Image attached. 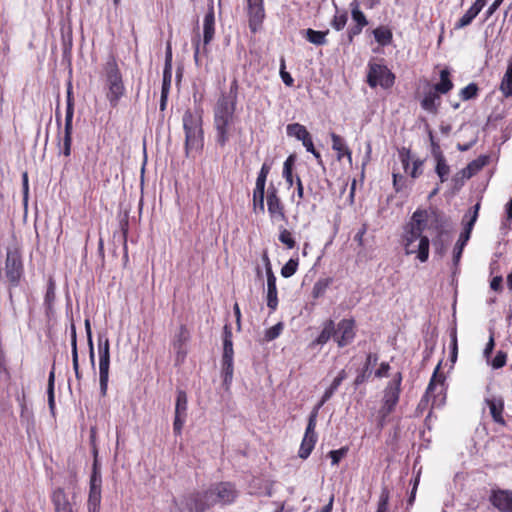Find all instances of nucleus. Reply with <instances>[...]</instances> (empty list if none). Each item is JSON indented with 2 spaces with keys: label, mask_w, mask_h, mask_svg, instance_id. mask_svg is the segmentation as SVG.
I'll return each instance as SVG.
<instances>
[{
  "label": "nucleus",
  "mask_w": 512,
  "mask_h": 512,
  "mask_svg": "<svg viewBox=\"0 0 512 512\" xmlns=\"http://www.w3.org/2000/svg\"><path fill=\"white\" fill-rule=\"evenodd\" d=\"M239 496V491L231 482H219L203 491H193L173 498L178 512H207L212 507L233 504Z\"/></svg>",
  "instance_id": "obj_1"
},
{
  "label": "nucleus",
  "mask_w": 512,
  "mask_h": 512,
  "mask_svg": "<svg viewBox=\"0 0 512 512\" xmlns=\"http://www.w3.org/2000/svg\"><path fill=\"white\" fill-rule=\"evenodd\" d=\"M428 213L426 210L417 209L410 220L403 226L401 244L406 255L416 254L421 263L429 258L430 240L423 235L427 227Z\"/></svg>",
  "instance_id": "obj_2"
},
{
  "label": "nucleus",
  "mask_w": 512,
  "mask_h": 512,
  "mask_svg": "<svg viewBox=\"0 0 512 512\" xmlns=\"http://www.w3.org/2000/svg\"><path fill=\"white\" fill-rule=\"evenodd\" d=\"M235 111V108L226 105L214 107L215 141L220 147H225L234 134L242 133V128L237 126L238 118Z\"/></svg>",
  "instance_id": "obj_3"
},
{
  "label": "nucleus",
  "mask_w": 512,
  "mask_h": 512,
  "mask_svg": "<svg viewBox=\"0 0 512 512\" xmlns=\"http://www.w3.org/2000/svg\"><path fill=\"white\" fill-rule=\"evenodd\" d=\"M106 99L112 108H116L121 98L125 95L126 88L122 73L115 58L110 57L103 68Z\"/></svg>",
  "instance_id": "obj_4"
},
{
  "label": "nucleus",
  "mask_w": 512,
  "mask_h": 512,
  "mask_svg": "<svg viewBox=\"0 0 512 512\" xmlns=\"http://www.w3.org/2000/svg\"><path fill=\"white\" fill-rule=\"evenodd\" d=\"M98 352L100 394L101 396H106L108 390L110 367V343L109 339L106 336L99 335Z\"/></svg>",
  "instance_id": "obj_5"
},
{
  "label": "nucleus",
  "mask_w": 512,
  "mask_h": 512,
  "mask_svg": "<svg viewBox=\"0 0 512 512\" xmlns=\"http://www.w3.org/2000/svg\"><path fill=\"white\" fill-rule=\"evenodd\" d=\"M395 75L386 65L374 62L368 63L367 83L371 88L381 86L389 89L394 85Z\"/></svg>",
  "instance_id": "obj_6"
},
{
  "label": "nucleus",
  "mask_w": 512,
  "mask_h": 512,
  "mask_svg": "<svg viewBox=\"0 0 512 512\" xmlns=\"http://www.w3.org/2000/svg\"><path fill=\"white\" fill-rule=\"evenodd\" d=\"M102 477L100 471L94 464L90 477L89 495L87 501L88 512H99L101 504Z\"/></svg>",
  "instance_id": "obj_7"
},
{
  "label": "nucleus",
  "mask_w": 512,
  "mask_h": 512,
  "mask_svg": "<svg viewBox=\"0 0 512 512\" xmlns=\"http://www.w3.org/2000/svg\"><path fill=\"white\" fill-rule=\"evenodd\" d=\"M356 324L353 318H344L336 325L335 342L339 348L350 345L356 336Z\"/></svg>",
  "instance_id": "obj_8"
},
{
  "label": "nucleus",
  "mask_w": 512,
  "mask_h": 512,
  "mask_svg": "<svg viewBox=\"0 0 512 512\" xmlns=\"http://www.w3.org/2000/svg\"><path fill=\"white\" fill-rule=\"evenodd\" d=\"M5 272L9 282L13 286L18 285L23 273V265L17 251L7 250Z\"/></svg>",
  "instance_id": "obj_9"
},
{
  "label": "nucleus",
  "mask_w": 512,
  "mask_h": 512,
  "mask_svg": "<svg viewBox=\"0 0 512 512\" xmlns=\"http://www.w3.org/2000/svg\"><path fill=\"white\" fill-rule=\"evenodd\" d=\"M185 132V154L191 157L194 152H199L204 146L203 128L188 129Z\"/></svg>",
  "instance_id": "obj_10"
},
{
  "label": "nucleus",
  "mask_w": 512,
  "mask_h": 512,
  "mask_svg": "<svg viewBox=\"0 0 512 512\" xmlns=\"http://www.w3.org/2000/svg\"><path fill=\"white\" fill-rule=\"evenodd\" d=\"M215 36V12L213 2L208 7V10L203 19V54L208 53L207 46L212 42Z\"/></svg>",
  "instance_id": "obj_11"
},
{
  "label": "nucleus",
  "mask_w": 512,
  "mask_h": 512,
  "mask_svg": "<svg viewBox=\"0 0 512 512\" xmlns=\"http://www.w3.org/2000/svg\"><path fill=\"white\" fill-rule=\"evenodd\" d=\"M316 425L312 422H308L305 434L300 445L299 449V457L302 459H306L310 456L312 450L317 441V434L315 432Z\"/></svg>",
  "instance_id": "obj_12"
},
{
  "label": "nucleus",
  "mask_w": 512,
  "mask_h": 512,
  "mask_svg": "<svg viewBox=\"0 0 512 512\" xmlns=\"http://www.w3.org/2000/svg\"><path fill=\"white\" fill-rule=\"evenodd\" d=\"M73 110L71 106L66 107L65 112V125H64V136L62 139V153L68 157L71 154V144H72V130H73Z\"/></svg>",
  "instance_id": "obj_13"
},
{
  "label": "nucleus",
  "mask_w": 512,
  "mask_h": 512,
  "mask_svg": "<svg viewBox=\"0 0 512 512\" xmlns=\"http://www.w3.org/2000/svg\"><path fill=\"white\" fill-rule=\"evenodd\" d=\"M494 507L501 512H512V492L509 490H496L490 496Z\"/></svg>",
  "instance_id": "obj_14"
},
{
  "label": "nucleus",
  "mask_w": 512,
  "mask_h": 512,
  "mask_svg": "<svg viewBox=\"0 0 512 512\" xmlns=\"http://www.w3.org/2000/svg\"><path fill=\"white\" fill-rule=\"evenodd\" d=\"M432 154L436 160L435 172L438 175V177L440 178V181L443 183L448 179L450 167L447 164L445 156L443 155L442 151L440 150L439 145L434 143L433 141H432Z\"/></svg>",
  "instance_id": "obj_15"
},
{
  "label": "nucleus",
  "mask_w": 512,
  "mask_h": 512,
  "mask_svg": "<svg viewBox=\"0 0 512 512\" xmlns=\"http://www.w3.org/2000/svg\"><path fill=\"white\" fill-rule=\"evenodd\" d=\"M439 369H440V364L437 365V367L435 368V370L433 372V375L430 379V382L427 386V389H426V392L424 395L425 398H429V397L435 398L436 395L441 394L443 391L445 376L442 373H439Z\"/></svg>",
  "instance_id": "obj_16"
},
{
  "label": "nucleus",
  "mask_w": 512,
  "mask_h": 512,
  "mask_svg": "<svg viewBox=\"0 0 512 512\" xmlns=\"http://www.w3.org/2000/svg\"><path fill=\"white\" fill-rule=\"evenodd\" d=\"M51 500L55 512H73L72 503L62 488L53 491Z\"/></svg>",
  "instance_id": "obj_17"
},
{
  "label": "nucleus",
  "mask_w": 512,
  "mask_h": 512,
  "mask_svg": "<svg viewBox=\"0 0 512 512\" xmlns=\"http://www.w3.org/2000/svg\"><path fill=\"white\" fill-rule=\"evenodd\" d=\"M238 89V81L237 79H233L230 83L229 91L227 93H222L215 105H226L227 107L236 109L238 101Z\"/></svg>",
  "instance_id": "obj_18"
},
{
  "label": "nucleus",
  "mask_w": 512,
  "mask_h": 512,
  "mask_svg": "<svg viewBox=\"0 0 512 512\" xmlns=\"http://www.w3.org/2000/svg\"><path fill=\"white\" fill-rule=\"evenodd\" d=\"M267 276V306L271 311H275L278 306V293L276 286V276L272 269H268Z\"/></svg>",
  "instance_id": "obj_19"
},
{
  "label": "nucleus",
  "mask_w": 512,
  "mask_h": 512,
  "mask_svg": "<svg viewBox=\"0 0 512 512\" xmlns=\"http://www.w3.org/2000/svg\"><path fill=\"white\" fill-rule=\"evenodd\" d=\"M441 104V97L436 90H430L426 92L420 102V105L423 110L431 113V114H437L438 108Z\"/></svg>",
  "instance_id": "obj_20"
},
{
  "label": "nucleus",
  "mask_w": 512,
  "mask_h": 512,
  "mask_svg": "<svg viewBox=\"0 0 512 512\" xmlns=\"http://www.w3.org/2000/svg\"><path fill=\"white\" fill-rule=\"evenodd\" d=\"M485 402L489 408L490 414L494 422L504 425L505 420L503 418L504 401L501 397H492L485 399Z\"/></svg>",
  "instance_id": "obj_21"
},
{
  "label": "nucleus",
  "mask_w": 512,
  "mask_h": 512,
  "mask_svg": "<svg viewBox=\"0 0 512 512\" xmlns=\"http://www.w3.org/2000/svg\"><path fill=\"white\" fill-rule=\"evenodd\" d=\"M452 236L448 230L443 228L438 230L436 238L433 240V247L435 253L439 257H443L446 254L447 248L451 243Z\"/></svg>",
  "instance_id": "obj_22"
},
{
  "label": "nucleus",
  "mask_w": 512,
  "mask_h": 512,
  "mask_svg": "<svg viewBox=\"0 0 512 512\" xmlns=\"http://www.w3.org/2000/svg\"><path fill=\"white\" fill-rule=\"evenodd\" d=\"M267 200V209L270 215L271 220L277 221H285L286 214L284 209V204L279 196L274 198H268Z\"/></svg>",
  "instance_id": "obj_23"
},
{
  "label": "nucleus",
  "mask_w": 512,
  "mask_h": 512,
  "mask_svg": "<svg viewBox=\"0 0 512 512\" xmlns=\"http://www.w3.org/2000/svg\"><path fill=\"white\" fill-rule=\"evenodd\" d=\"M336 324L332 319L323 322L322 331L318 337L312 342V346L325 345L331 338L335 340Z\"/></svg>",
  "instance_id": "obj_24"
},
{
  "label": "nucleus",
  "mask_w": 512,
  "mask_h": 512,
  "mask_svg": "<svg viewBox=\"0 0 512 512\" xmlns=\"http://www.w3.org/2000/svg\"><path fill=\"white\" fill-rule=\"evenodd\" d=\"M378 361V355L375 353H369L366 357V362L363 366V368L358 372L355 380L354 385L355 387L360 386L363 384L371 375V367L375 365Z\"/></svg>",
  "instance_id": "obj_25"
},
{
  "label": "nucleus",
  "mask_w": 512,
  "mask_h": 512,
  "mask_svg": "<svg viewBox=\"0 0 512 512\" xmlns=\"http://www.w3.org/2000/svg\"><path fill=\"white\" fill-rule=\"evenodd\" d=\"M190 338V334L186 326L181 325L178 333L175 335L173 340L174 349L177 352V358L183 359L186 356V351L184 349L185 344Z\"/></svg>",
  "instance_id": "obj_26"
},
{
  "label": "nucleus",
  "mask_w": 512,
  "mask_h": 512,
  "mask_svg": "<svg viewBox=\"0 0 512 512\" xmlns=\"http://www.w3.org/2000/svg\"><path fill=\"white\" fill-rule=\"evenodd\" d=\"M331 140L332 149L337 152V159L341 160L342 157L346 156L348 160L351 162L352 153L350 149L346 146L345 140L335 133H331Z\"/></svg>",
  "instance_id": "obj_27"
},
{
  "label": "nucleus",
  "mask_w": 512,
  "mask_h": 512,
  "mask_svg": "<svg viewBox=\"0 0 512 512\" xmlns=\"http://www.w3.org/2000/svg\"><path fill=\"white\" fill-rule=\"evenodd\" d=\"M182 122L184 130L201 128L202 116L200 113H194L191 110H186L183 114Z\"/></svg>",
  "instance_id": "obj_28"
},
{
  "label": "nucleus",
  "mask_w": 512,
  "mask_h": 512,
  "mask_svg": "<svg viewBox=\"0 0 512 512\" xmlns=\"http://www.w3.org/2000/svg\"><path fill=\"white\" fill-rule=\"evenodd\" d=\"M265 186L255 183L253 190V209L255 212L264 213L265 211Z\"/></svg>",
  "instance_id": "obj_29"
},
{
  "label": "nucleus",
  "mask_w": 512,
  "mask_h": 512,
  "mask_svg": "<svg viewBox=\"0 0 512 512\" xmlns=\"http://www.w3.org/2000/svg\"><path fill=\"white\" fill-rule=\"evenodd\" d=\"M222 359H234V350L232 342V331L228 325L224 326L223 331V354Z\"/></svg>",
  "instance_id": "obj_30"
},
{
  "label": "nucleus",
  "mask_w": 512,
  "mask_h": 512,
  "mask_svg": "<svg viewBox=\"0 0 512 512\" xmlns=\"http://www.w3.org/2000/svg\"><path fill=\"white\" fill-rule=\"evenodd\" d=\"M500 91L506 98L512 96V57L508 60L507 69L500 84Z\"/></svg>",
  "instance_id": "obj_31"
},
{
  "label": "nucleus",
  "mask_w": 512,
  "mask_h": 512,
  "mask_svg": "<svg viewBox=\"0 0 512 512\" xmlns=\"http://www.w3.org/2000/svg\"><path fill=\"white\" fill-rule=\"evenodd\" d=\"M453 88V83L450 80V71L445 68L440 71V82L434 85V90L439 94H447Z\"/></svg>",
  "instance_id": "obj_32"
},
{
  "label": "nucleus",
  "mask_w": 512,
  "mask_h": 512,
  "mask_svg": "<svg viewBox=\"0 0 512 512\" xmlns=\"http://www.w3.org/2000/svg\"><path fill=\"white\" fill-rule=\"evenodd\" d=\"M329 33L328 30L326 31H317L313 30L311 28H308L304 30L305 38L307 41H309L312 44H315L317 46H322L327 43L326 35Z\"/></svg>",
  "instance_id": "obj_33"
},
{
  "label": "nucleus",
  "mask_w": 512,
  "mask_h": 512,
  "mask_svg": "<svg viewBox=\"0 0 512 512\" xmlns=\"http://www.w3.org/2000/svg\"><path fill=\"white\" fill-rule=\"evenodd\" d=\"M373 36L377 43L383 47L389 45L393 39L392 31L384 26L374 29Z\"/></svg>",
  "instance_id": "obj_34"
},
{
  "label": "nucleus",
  "mask_w": 512,
  "mask_h": 512,
  "mask_svg": "<svg viewBox=\"0 0 512 512\" xmlns=\"http://www.w3.org/2000/svg\"><path fill=\"white\" fill-rule=\"evenodd\" d=\"M400 393L401 391L386 386V388L384 389L382 405L388 406L395 410V407L399 402Z\"/></svg>",
  "instance_id": "obj_35"
},
{
  "label": "nucleus",
  "mask_w": 512,
  "mask_h": 512,
  "mask_svg": "<svg viewBox=\"0 0 512 512\" xmlns=\"http://www.w3.org/2000/svg\"><path fill=\"white\" fill-rule=\"evenodd\" d=\"M296 157L295 155H289L283 164V172L282 176L285 179L288 187H292L295 183L296 179L293 177V166L295 164Z\"/></svg>",
  "instance_id": "obj_36"
},
{
  "label": "nucleus",
  "mask_w": 512,
  "mask_h": 512,
  "mask_svg": "<svg viewBox=\"0 0 512 512\" xmlns=\"http://www.w3.org/2000/svg\"><path fill=\"white\" fill-rule=\"evenodd\" d=\"M287 135L290 137H295L299 141H304L308 136H310L306 127L299 123L288 124L286 127Z\"/></svg>",
  "instance_id": "obj_37"
},
{
  "label": "nucleus",
  "mask_w": 512,
  "mask_h": 512,
  "mask_svg": "<svg viewBox=\"0 0 512 512\" xmlns=\"http://www.w3.org/2000/svg\"><path fill=\"white\" fill-rule=\"evenodd\" d=\"M221 367H222L223 383H224V385L229 386L232 383V379H233L234 359H222Z\"/></svg>",
  "instance_id": "obj_38"
},
{
  "label": "nucleus",
  "mask_w": 512,
  "mask_h": 512,
  "mask_svg": "<svg viewBox=\"0 0 512 512\" xmlns=\"http://www.w3.org/2000/svg\"><path fill=\"white\" fill-rule=\"evenodd\" d=\"M187 406H188L187 395L183 390H179L177 392V397H176L175 415L187 417Z\"/></svg>",
  "instance_id": "obj_39"
},
{
  "label": "nucleus",
  "mask_w": 512,
  "mask_h": 512,
  "mask_svg": "<svg viewBox=\"0 0 512 512\" xmlns=\"http://www.w3.org/2000/svg\"><path fill=\"white\" fill-rule=\"evenodd\" d=\"M248 15L250 26L260 24L265 17L264 5L248 8Z\"/></svg>",
  "instance_id": "obj_40"
},
{
  "label": "nucleus",
  "mask_w": 512,
  "mask_h": 512,
  "mask_svg": "<svg viewBox=\"0 0 512 512\" xmlns=\"http://www.w3.org/2000/svg\"><path fill=\"white\" fill-rule=\"evenodd\" d=\"M469 238H467V234H460L459 239L457 240L454 249H453V263L457 265L461 259L462 252L464 247L466 246Z\"/></svg>",
  "instance_id": "obj_41"
},
{
  "label": "nucleus",
  "mask_w": 512,
  "mask_h": 512,
  "mask_svg": "<svg viewBox=\"0 0 512 512\" xmlns=\"http://www.w3.org/2000/svg\"><path fill=\"white\" fill-rule=\"evenodd\" d=\"M54 381H55V372H54V368H53L49 373L48 387H47L48 405H49V409L52 414H54V410H55Z\"/></svg>",
  "instance_id": "obj_42"
},
{
  "label": "nucleus",
  "mask_w": 512,
  "mask_h": 512,
  "mask_svg": "<svg viewBox=\"0 0 512 512\" xmlns=\"http://www.w3.org/2000/svg\"><path fill=\"white\" fill-rule=\"evenodd\" d=\"M479 13L470 7L465 14L456 22L454 28L462 29L472 23V21L476 18Z\"/></svg>",
  "instance_id": "obj_43"
},
{
  "label": "nucleus",
  "mask_w": 512,
  "mask_h": 512,
  "mask_svg": "<svg viewBox=\"0 0 512 512\" xmlns=\"http://www.w3.org/2000/svg\"><path fill=\"white\" fill-rule=\"evenodd\" d=\"M278 239L283 245L286 246L287 249H293L296 246V241L292 236V233L282 226L279 227Z\"/></svg>",
  "instance_id": "obj_44"
},
{
  "label": "nucleus",
  "mask_w": 512,
  "mask_h": 512,
  "mask_svg": "<svg viewBox=\"0 0 512 512\" xmlns=\"http://www.w3.org/2000/svg\"><path fill=\"white\" fill-rule=\"evenodd\" d=\"M299 265V259L298 258H290L285 265L281 268V275L284 278H289L293 276Z\"/></svg>",
  "instance_id": "obj_45"
},
{
  "label": "nucleus",
  "mask_w": 512,
  "mask_h": 512,
  "mask_svg": "<svg viewBox=\"0 0 512 512\" xmlns=\"http://www.w3.org/2000/svg\"><path fill=\"white\" fill-rule=\"evenodd\" d=\"M351 16L355 24L365 27L368 24V20L364 13L359 9L358 3H352Z\"/></svg>",
  "instance_id": "obj_46"
},
{
  "label": "nucleus",
  "mask_w": 512,
  "mask_h": 512,
  "mask_svg": "<svg viewBox=\"0 0 512 512\" xmlns=\"http://www.w3.org/2000/svg\"><path fill=\"white\" fill-rule=\"evenodd\" d=\"M478 91H479V89H478L477 84L470 83L466 87H464L460 90L459 95L463 101H467V100L476 98L478 95Z\"/></svg>",
  "instance_id": "obj_47"
},
{
  "label": "nucleus",
  "mask_w": 512,
  "mask_h": 512,
  "mask_svg": "<svg viewBox=\"0 0 512 512\" xmlns=\"http://www.w3.org/2000/svg\"><path fill=\"white\" fill-rule=\"evenodd\" d=\"M485 164L484 160H474L468 166L460 171L462 180L470 178L474 171L479 170Z\"/></svg>",
  "instance_id": "obj_48"
},
{
  "label": "nucleus",
  "mask_w": 512,
  "mask_h": 512,
  "mask_svg": "<svg viewBox=\"0 0 512 512\" xmlns=\"http://www.w3.org/2000/svg\"><path fill=\"white\" fill-rule=\"evenodd\" d=\"M394 411V409L382 405L378 411L377 426L379 429H383L387 423V417Z\"/></svg>",
  "instance_id": "obj_49"
},
{
  "label": "nucleus",
  "mask_w": 512,
  "mask_h": 512,
  "mask_svg": "<svg viewBox=\"0 0 512 512\" xmlns=\"http://www.w3.org/2000/svg\"><path fill=\"white\" fill-rule=\"evenodd\" d=\"M479 208H480V204L479 203L474 205L472 216L469 219V221L465 224V228H464L463 232L461 233V234H467V238H469V239H470V236H471V232H472L473 226H474V224H475V222L477 220V217H478Z\"/></svg>",
  "instance_id": "obj_50"
},
{
  "label": "nucleus",
  "mask_w": 512,
  "mask_h": 512,
  "mask_svg": "<svg viewBox=\"0 0 512 512\" xmlns=\"http://www.w3.org/2000/svg\"><path fill=\"white\" fill-rule=\"evenodd\" d=\"M271 168H272L271 162L265 161L262 164L261 169L256 178V184L266 185L267 177H268V174L270 173Z\"/></svg>",
  "instance_id": "obj_51"
},
{
  "label": "nucleus",
  "mask_w": 512,
  "mask_h": 512,
  "mask_svg": "<svg viewBox=\"0 0 512 512\" xmlns=\"http://www.w3.org/2000/svg\"><path fill=\"white\" fill-rule=\"evenodd\" d=\"M507 354L504 351H498L496 356L489 362L488 364L492 366L493 369H500L506 365Z\"/></svg>",
  "instance_id": "obj_52"
},
{
  "label": "nucleus",
  "mask_w": 512,
  "mask_h": 512,
  "mask_svg": "<svg viewBox=\"0 0 512 512\" xmlns=\"http://www.w3.org/2000/svg\"><path fill=\"white\" fill-rule=\"evenodd\" d=\"M200 43H201L200 33L197 30L192 38V45L194 48V61L197 66L200 65V55L202 53L201 49H200Z\"/></svg>",
  "instance_id": "obj_53"
},
{
  "label": "nucleus",
  "mask_w": 512,
  "mask_h": 512,
  "mask_svg": "<svg viewBox=\"0 0 512 512\" xmlns=\"http://www.w3.org/2000/svg\"><path fill=\"white\" fill-rule=\"evenodd\" d=\"M399 158L405 173H408L410 169V162L412 161L410 150L406 148L399 150Z\"/></svg>",
  "instance_id": "obj_54"
},
{
  "label": "nucleus",
  "mask_w": 512,
  "mask_h": 512,
  "mask_svg": "<svg viewBox=\"0 0 512 512\" xmlns=\"http://www.w3.org/2000/svg\"><path fill=\"white\" fill-rule=\"evenodd\" d=\"M328 285H329V280H327V279L326 280H319V281H317L314 284L313 289H312L313 297L314 298L321 297L325 293Z\"/></svg>",
  "instance_id": "obj_55"
},
{
  "label": "nucleus",
  "mask_w": 512,
  "mask_h": 512,
  "mask_svg": "<svg viewBox=\"0 0 512 512\" xmlns=\"http://www.w3.org/2000/svg\"><path fill=\"white\" fill-rule=\"evenodd\" d=\"M347 452H348L347 447H342L337 450H331L329 452V457L331 458L332 465H337L341 461V459L344 456H346Z\"/></svg>",
  "instance_id": "obj_56"
},
{
  "label": "nucleus",
  "mask_w": 512,
  "mask_h": 512,
  "mask_svg": "<svg viewBox=\"0 0 512 512\" xmlns=\"http://www.w3.org/2000/svg\"><path fill=\"white\" fill-rule=\"evenodd\" d=\"M389 504V492L383 489L378 501V507L376 512H388Z\"/></svg>",
  "instance_id": "obj_57"
},
{
  "label": "nucleus",
  "mask_w": 512,
  "mask_h": 512,
  "mask_svg": "<svg viewBox=\"0 0 512 512\" xmlns=\"http://www.w3.org/2000/svg\"><path fill=\"white\" fill-rule=\"evenodd\" d=\"M347 20H348L347 13L335 15L331 22V25L335 30L340 31L345 27Z\"/></svg>",
  "instance_id": "obj_58"
},
{
  "label": "nucleus",
  "mask_w": 512,
  "mask_h": 512,
  "mask_svg": "<svg viewBox=\"0 0 512 512\" xmlns=\"http://www.w3.org/2000/svg\"><path fill=\"white\" fill-rule=\"evenodd\" d=\"M282 329H283L282 323L275 324L274 326H272L266 330L265 339L267 341H272V340L276 339L280 335Z\"/></svg>",
  "instance_id": "obj_59"
},
{
  "label": "nucleus",
  "mask_w": 512,
  "mask_h": 512,
  "mask_svg": "<svg viewBox=\"0 0 512 512\" xmlns=\"http://www.w3.org/2000/svg\"><path fill=\"white\" fill-rule=\"evenodd\" d=\"M171 81H172V70L164 69L161 93L169 94V91L171 88Z\"/></svg>",
  "instance_id": "obj_60"
},
{
  "label": "nucleus",
  "mask_w": 512,
  "mask_h": 512,
  "mask_svg": "<svg viewBox=\"0 0 512 512\" xmlns=\"http://www.w3.org/2000/svg\"><path fill=\"white\" fill-rule=\"evenodd\" d=\"M186 421V416L175 415L173 422V431L175 435H180Z\"/></svg>",
  "instance_id": "obj_61"
},
{
  "label": "nucleus",
  "mask_w": 512,
  "mask_h": 512,
  "mask_svg": "<svg viewBox=\"0 0 512 512\" xmlns=\"http://www.w3.org/2000/svg\"><path fill=\"white\" fill-rule=\"evenodd\" d=\"M327 401H324V398L321 397V399L319 400V402L316 404V406L312 409V411L310 412L309 414V417H308V422H312L313 420V424H317V417H318V413H319V410L321 409V407L326 403Z\"/></svg>",
  "instance_id": "obj_62"
},
{
  "label": "nucleus",
  "mask_w": 512,
  "mask_h": 512,
  "mask_svg": "<svg viewBox=\"0 0 512 512\" xmlns=\"http://www.w3.org/2000/svg\"><path fill=\"white\" fill-rule=\"evenodd\" d=\"M494 346H495L494 337H493V334H491L489 337V341L487 342V344L484 348V351H483V356L487 360V362H489V359L493 352Z\"/></svg>",
  "instance_id": "obj_63"
},
{
  "label": "nucleus",
  "mask_w": 512,
  "mask_h": 512,
  "mask_svg": "<svg viewBox=\"0 0 512 512\" xmlns=\"http://www.w3.org/2000/svg\"><path fill=\"white\" fill-rule=\"evenodd\" d=\"M422 164L423 162L419 159L413 160V165L412 167H410L409 172L407 174H409L412 178H417L421 174V171L419 169L422 166Z\"/></svg>",
  "instance_id": "obj_64"
}]
</instances>
